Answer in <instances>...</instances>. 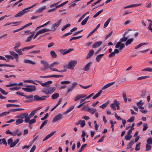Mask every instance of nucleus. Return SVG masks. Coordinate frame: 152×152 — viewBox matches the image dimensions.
I'll return each mask as SVG.
<instances>
[{
  "instance_id": "53",
  "label": "nucleus",
  "mask_w": 152,
  "mask_h": 152,
  "mask_svg": "<svg viewBox=\"0 0 152 152\" xmlns=\"http://www.w3.org/2000/svg\"><path fill=\"white\" fill-rule=\"evenodd\" d=\"M103 9L98 11L95 15L93 16V18H95L97 17L100 14H101L103 11Z\"/></svg>"
},
{
  "instance_id": "30",
  "label": "nucleus",
  "mask_w": 152,
  "mask_h": 152,
  "mask_svg": "<svg viewBox=\"0 0 152 152\" xmlns=\"http://www.w3.org/2000/svg\"><path fill=\"white\" fill-rule=\"evenodd\" d=\"M21 45V44L20 42H17L15 45V46L14 48V50L18 49V48L20 47Z\"/></svg>"
},
{
  "instance_id": "14",
  "label": "nucleus",
  "mask_w": 152,
  "mask_h": 152,
  "mask_svg": "<svg viewBox=\"0 0 152 152\" xmlns=\"http://www.w3.org/2000/svg\"><path fill=\"white\" fill-rule=\"evenodd\" d=\"M28 115V114L27 113H24L21 114L17 116L16 118H20L22 119H23L25 118Z\"/></svg>"
},
{
  "instance_id": "20",
  "label": "nucleus",
  "mask_w": 152,
  "mask_h": 152,
  "mask_svg": "<svg viewBox=\"0 0 152 152\" xmlns=\"http://www.w3.org/2000/svg\"><path fill=\"white\" fill-rule=\"evenodd\" d=\"M115 82H113L110 83L106 84L102 87V90L106 89L112 85H113L114 83Z\"/></svg>"
},
{
  "instance_id": "48",
  "label": "nucleus",
  "mask_w": 152,
  "mask_h": 152,
  "mask_svg": "<svg viewBox=\"0 0 152 152\" xmlns=\"http://www.w3.org/2000/svg\"><path fill=\"white\" fill-rule=\"evenodd\" d=\"M147 44H148V43H144L140 44L139 45H138L135 46V49H137L140 48V47L142 46L143 45H146Z\"/></svg>"
},
{
  "instance_id": "23",
  "label": "nucleus",
  "mask_w": 152,
  "mask_h": 152,
  "mask_svg": "<svg viewBox=\"0 0 152 152\" xmlns=\"http://www.w3.org/2000/svg\"><path fill=\"white\" fill-rule=\"evenodd\" d=\"M142 101V100H140L139 102L137 103V104L139 108L141 109H144V107H142V106L143 105V103H141Z\"/></svg>"
},
{
  "instance_id": "6",
  "label": "nucleus",
  "mask_w": 152,
  "mask_h": 152,
  "mask_svg": "<svg viewBox=\"0 0 152 152\" xmlns=\"http://www.w3.org/2000/svg\"><path fill=\"white\" fill-rule=\"evenodd\" d=\"M49 96H43L41 97H39L37 95H36L34 96V100L36 101H42L46 99V98L49 97Z\"/></svg>"
},
{
  "instance_id": "16",
  "label": "nucleus",
  "mask_w": 152,
  "mask_h": 152,
  "mask_svg": "<svg viewBox=\"0 0 152 152\" xmlns=\"http://www.w3.org/2000/svg\"><path fill=\"white\" fill-rule=\"evenodd\" d=\"M86 111L88 112H89L91 114H93L96 112L97 110L95 109L88 107L86 110Z\"/></svg>"
},
{
  "instance_id": "43",
  "label": "nucleus",
  "mask_w": 152,
  "mask_h": 152,
  "mask_svg": "<svg viewBox=\"0 0 152 152\" xmlns=\"http://www.w3.org/2000/svg\"><path fill=\"white\" fill-rule=\"evenodd\" d=\"M50 54L52 58H56L57 56V54L54 51H51L50 52Z\"/></svg>"
},
{
  "instance_id": "51",
  "label": "nucleus",
  "mask_w": 152,
  "mask_h": 152,
  "mask_svg": "<svg viewBox=\"0 0 152 152\" xmlns=\"http://www.w3.org/2000/svg\"><path fill=\"white\" fill-rule=\"evenodd\" d=\"M147 144L149 145H152V138L151 137L148 138L146 140Z\"/></svg>"
},
{
  "instance_id": "58",
  "label": "nucleus",
  "mask_w": 152,
  "mask_h": 152,
  "mask_svg": "<svg viewBox=\"0 0 152 152\" xmlns=\"http://www.w3.org/2000/svg\"><path fill=\"white\" fill-rule=\"evenodd\" d=\"M58 64V62H54L50 65L49 68L53 67L55 65H57Z\"/></svg>"
},
{
  "instance_id": "22",
  "label": "nucleus",
  "mask_w": 152,
  "mask_h": 152,
  "mask_svg": "<svg viewBox=\"0 0 152 152\" xmlns=\"http://www.w3.org/2000/svg\"><path fill=\"white\" fill-rule=\"evenodd\" d=\"M51 30L48 28H44L38 31L39 34L43 33L46 32L51 31Z\"/></svg>"
},
{
  "instance_id": "47",
  "label": "nucleus",
  "mask_w": 152,
  "mask_h": 152,
  "mask_svg": "<svg viewBox=\"0 0 152 152\" xmlns=\"http://www.w3.org/2000/svg\"><path fill=\"white\" fill-rule=\"evenodd\" d=\"M14 50L17 53H18L19 55H23V52L22 51H23V50H22V49L21 48L20 49H17L16 50Z\"/></svg>"
},
{
  "instance_id": "61",
  "label": "nucleus",
  "mask_w": 152,
  "mask_h": 152,
  "mask_svg": "<svg viewBox=\"0 0 152 152\" xmlns=\"http://www.w3.org/2000/svg\"><path fill=\"white\" fill-rule=\"evenodd\" d=\"M132 136L131 135H128L127 136H125V139L126 140H130L132 138Z\"/></svg>"
},
{
  "instance_id": "64",
  "label": "nucleus",
  "mask_w": 152,
  "mask_h": 152,
  "mask_svg": "<svg viewBox=\"0 0 152 152\" xmlns=\"http://www.w3.org/2000/svg\"><path fill=\"white\" fill-rule=\"evenodd\" d=\"M134 120V117L132 116L129 119L127 120V121L128 122H133Z\"/></svg>"
},
{
  "instance_id": "56",
  "label": "nucleus",
  "mask_w": 152,
  "mask_h": 152,
  "mask_svg": "<svg viewBox=\"0 0 152 152\" xmlns=\"http://www.w3.org/2000/svg\"><path fill=\"white\" fill-rule=\"evenodd\" d=\"M142 71H147L149 72H152V68L150 67H148L146 68H145L142 70Z\"/></svg>"
},
{
  "instance_id": "46",
  "label": "nucleus",
  "mask_w": 152,
  "mask_h": 152,
  "mask_svg": "<svg viewBox=\"0 0 152 152\" xmlns=\"http://www.w3.org/2000/svg\"><path fill=\"white\" fill-rule=\"evenodd\" d=\"M114 104H115V105L117 107V109L118 110H119L120 109V107H119V102L116 100H114Z\"/></svg>"
},
{
  "instance_id": "49",
  "label": "nucleus",
  "mask_w": 152,
  "mask_h": 152,
  "mask_svg": "<svg viewBox=\"0 0 152 152\" xmlns=\"http://www.w3.org/2000/svg\"><path fill=\"white\" fill-rule=\"evenodd\" d=\"M109 102H107L106 103L102 104V105L99 106V107L103 109H104L108 105V104H109Z\"/></svg>"
},
{
  "instance_id": "44",
  "label": "nucleus",
  "mask_w": 152,
  "mask_h": 152,
  "mask_svg": "<svg viewBox=\"0 0 152 152\" xmlns=\"http://www.w3.org/2000/svg\"><path fill=\"white\" fill-rule=\"evenodd\" d=\"M23 110H24V109L23 108H16L11 109L10 110V112H15L17 111H19Z\"/></svg>"
},
{
  "instance_id": "40",
  "label": "nucleus",
  "mask_w": 152,
  "mask_h": 152,
  "mask_svg": "<svg viewBox=\"0 0 152 152\" xmlns=\"http://www.w3.org/2000/svg\"><path fill=\"white\" fill-rule=\"evenodd\" d=\"M35 45L30 46L28 47H26L24 48H22L23 51H24L26 50H28L29 49H31L34 47Z\"/></svg>"
},
{
  "instance_id": "59",
  "label": "nucleus",
  "mask_w": 152,
  "mask_h": 152,
  "mask_svg": "<svg viewBox=\"0 0 152 152\" xmlns=\"http://www.w3.org/2000/svg\"><path fill=\"white\" fill-rule=\"evenodd\" d=\"M151 146L149 145H148V144H146V148L145 151H148L151 149Z\"/></svg>"
},
{
  "instance_id": "24",
  "label": "nucleus",
  "mask_w": 152,
  "mask_h": 152,
  "mask_svg": "<svg viewBox=\"0 0 152 152\" xmlns=\"http://www.w3.org/2000/svg\"><path fill=\"white\" fill-rule=\"evenodd\" d=\"M9 53L11 55L14 56V57L15 58H18V54L16 53L14 51H10Z\"/></svg>"
},
{
  "instance_id": "45",
  "label": "nucleus",
  "mask_w": 152,
  "mask_h": 152,
  "mask_svg": "<svg viewBox=\"0 0 152 152\" xmlns=\"http://www.w3.org/2000/svg\"><path fill=\"white\" fill-rule=\"evenodd\" d=\"M110 20H111L110 18H109L108 19L107 21L104 23V28L107 27V26L108 25Z\"/></svg>"
},
{
  "instance_id": "57",
  "label": "nucleus",
  "mask_w": 152,
  "mask_h": 152,
  "mask_svg": "<svg viewBox=\"0 0 152 152\" xmlns=\"http://www.w3.org/2000/svg\"><path fill=\"white\" fill-rule=\"evenodd\" d=\"M48 121L45 120L43 121L40 127V129H41L48 122Z\"/></svg>"
},
{
  "instance_id": "3",
  "label": "nucleus",
  "mask_w": 152,
  "mask_h": 152,
  "mask_svg": "<svg viewBox=\"0 0 152 152\" xmlns=\"http://www.w3.org/2000/svg\"><path fill=\"white\" fill-rule=\"evenodd\" d=\"M41 63L43 65V68H40L41 71H44L49 68L50 65L45 60H42L40 61Z\"/></svg>"
},
{
  "instance_id": "41",
  "label": "nucleus",
  "mask_w": 152,
  "mask_h": 152,
  "mask_svg": "<svg viewBox=\"0 0 152 152\" xmlns=\"http://www.w3.org/2000/svg\"><path fill=\"white\" fill-rule=\"evenodd\" d=\"M74 105L71 106L67 111H66L64 113V114H66L71 112L74 108Z\"/></svg>"
},
{
  "instance_id": "39",
  "label": "nucleus",
  "mask_w": 152,
  "mask_h": 152,
  "mask_svg": "<svg viewBox=\"0 0 152 152\" xmlns=\"http://www.w3.org/2000/svg\"><path fill=\"white\" fill-rule=\"evenodd\" d=\"M2 66H7L11 67H14L15 66L14 65H11L6 64H0V67Z\"/></svg>"
},
{
  "instance_id": "34",
  "label": "nucleus",
  "mask_w": 152,
  "mask_h": 152,
  "mask_svg": "<svg viewBox=\"0 0 152 152\" xmlns=\"http://www.w3.org/2000/svg\"><path fill=\"white\" fill-rule=\"evenodd\" d=\"M61 1H58L56 3H54L53 4H52L50 6V7H53V8H55V10L56 8H58V7H57L58 6V4L60 3Z\"/></svg>"
},
{
  "instance_id": "62",
  "label": "nucleus",
  "mask_w": 152,
  "mask_h": 152,
  "mask_svg": "<svg viewBox=\"0 0 152 152\" xmlns=\"http://www.w3.org/2000/svg\"><path fill=\"white\" fill-rule=\"evenodd\" d=\"M127 39V38L125 37H124L122 38H121L120 39V41L121 42H124L126 41Z\"/></svg>"
},
{
  "instance_id": "31",
  "label": "nucleus",
  "mask_w": 152,
  "mask_h": 152,
  "mask_svg": "<svg viewBox=\"0 0 152 152\" xmlns=\"http://www.w3.org/2000/svg\"><path fill=\"white\" fill-rule=\"evenodd\" d=\"M46 7L45 6H43L38 9L37 11L36 12L38 13L42 12L46 8Z\"/></svg>"
},
{
  "instance_id": "29",
  "label": "nucleus",
  "mask_w": 152,
  "mask_h": 152,
  "mask_svg": "<svg viewBox=\"0 0 152 152\" xmlns=\"http://www.w3.org/2000/svg\"><path fill=\"white\" fill-rule=\"evenodd\" d=\"M102 92V90H100L97 93L93 96L92 99H94L98 97L100 95Z\"/></svg>"
},
{
  "instance_id": "5",
  "label": "nucleus",
  "mask_w": 152,
  "mask_h": 152,
  "mask_svg": "<svg viewBox=\"0 0 152 152\" xmlns=\"http://www.w3.org/2000/svg\"><path fill=\"white\" fill-rule=\"evenodd\" d=\"M77 63V61L75 60H71L68 64V69H73V67H74Z\"/></svg>"
},
{
  "instance_id": "54",
  "label": "nucleus",
  "mask_w": 152,
  "mask_h": 152,
  "mask_svg": "<svg viewBox=\"0 0 152 152\" xmlns=\"http://www.w3.org/2000/svg\"><path fill=\"white\" fill-rule=\"evenodd\" d=\"M141 143H137L136 145L135 148V150L136 151H138L140 149V145Z\"/></svg>"
},
{
  "instance_id": "7",
  "label": "nucleus",
  "mask_w": 152,
  "mask_h": 152,
  "mask_svg": "<svg viewBox=\"0 0 152 152\" xmlns=\"http://www.w3.org/2000/svg\"><path fill=\"white\" fill-rule=\"evenodd\" d=\"M61 21L62 20L60 19L57 22L54 24L51 27V31H55L57 28L60 25Z\"/></svg>"
},
{
  "instance_id": "8",
  "label": "nucleus",
  "mask_w": 152,
  "mask_h": 152,
  "mask_svg": "<svg viewBox=\"0 0 152 152\" xmlns=\"http://www.w3.org/2000/svg\"><path fill=\"white\" fill-rule=\"evenodd\" d=\"M73 49L70 48L68 50L67 49H61L60 50V52L63 55L66 54L68 53L73 50Z\"/></svg>"
},
{
  "instance_id": "63",
  "label": "nucleus",
  "mask_w": 152,
  "mask_h": 152,
  "mask_svg": "<svg viewBox=\"0 0 152 152\" xmlns=\"http://www.w3.org/2000/svg\"><path fill=\"white\" fill-rule=\"evenodd\" d=\"M70 82L69 81H62L61 82V83L62 85L69 84L70 83Z\"/></svg>"
},
{
  "instance_id": "2",
  "label": "nucleus",
  "mask_w": 152,
  "mask_h": 152,
  "mask_svg": "<svg viewBox=\"0 0 152 152\" xmlns=\"http://www.w3.org/2000/svg\"><path fill=\"white\" fill-rule=\"evenodd\" d=\"M26 86L27 87L22 88V89L26 92H32L36 90V87L34 86H28L26 85Z\"/></svg>"
},
{
  "instance_id": "60",
  "label": "nucleus",
  "mask_w": 152,
  "mask_h": 152,
  "mask_svg": "<svg viewBox=\"0 0 152 152\" xmlns=\"http://www.w3.org/2000/svg\"><path fill=\"white\" fill-rule=\"evenodd\" d=\"M70 26V24L69 23L66 25L64 26L61 29L62 31H64L65 29L67 28L68 27H69Z\"/></svg>"
},
{
  "instance_id": "18",
  "label": "nucleus",
  "mask_w": 152,
  "mask_h": 152,
  "mask_svg": "<svg viewBox=\"0 0 152 152\" xmlns=\"http://www.w3.org/2000/svg\"><path fill=\"white\" fill-rule=\"evenodd\" d=\"M102 43L101 41H98L95 42L93 45V48H96L100 46Z\"/></svg>"
},
{
  "instance_id": "37",
  "label": "nucleus",
  "mask_w": 152,
  "mask_h": 152,
  "mask_svg": "<svg viewBox=\"0 0 152 152\" xmlns=\"http://www.w3.org/2000/svg\"><path fill=\"white\" fill-rule=\"evenodd\" d=\"M23 122V119L20 118L17 119L15 122V124L16 125H18L22 123Z\"/></svg>"
},
{
  "instance_id": "17",
  "label": "nucleus",
  "mask_w": 152,
  "mask_h": 152,
  "mask_svg": "<svg viewBox=\"0 0 152 152\" xmlns=\"http://www.w3.org/2000/svg\"><path fill=\"white\" fill-rule=\"evenodd\" d=\"M79 124H80L81 127H83L86 125L85 121L84 120H80L78 122L76 123V125H78Z\"/></svg>"
},
{
  "instance_id": "55",
  "label": "nucleus",
  "mask_w": 152,
  "mask_h": 152,
  "mask_svg": "<svg viewBox=\"0 0 152 152\" xmlns=\"http://www.w3.org/2000/svg\"><path fill=\"white\" fill-rule=\"evenodd\" d=\"M149 77L148 76H141L140 77H138L137 78V80H142V79H144L146 78H149Z\"/></svg>"
},
{
  "instance_id": "52",
  "label": "nucleus",
  "mask_w": 152,
  "mask_h": 152,
  "mask_svg": "<svg viewBox=\"0 0 152 152\" xmlns=\"http://www.w3.org/2000/svg\"><path fill=\"white\" fill-rule=\"evenodd\" d=\"M82 36H80L78 37H71L69 39V41L71 42L73 40H76L81 38Z\"/></svg>"
},
{
  "instance_id": "32",
  "label": "nucleus",
  "mask_w": 152,
  "mask_h": 152,
  "mask_svg": "<svg viewBox=\"0 0 152 152\" xmlns=\"http://www.w3.org/2000/svg\"><path fill=\"white\" fill-rule=\"evenodd\" d=\"M20 96L25 97L26 99H27L32 98L34 96L33 95H30L29 96L24 95V93H21Z\"/></svg>"
},
{
  "instance_id": "27",
  "label": "nucleus",
  "mask_w": 152,
  "mask_h": 152,
  "mask_svg": "<svg viewBox=\"0 0 152 152\" xmlns=\"http://www.w3.org/2000/svg\"><path fill=\"white\" fill-rule=\"evenodd\" d=\"M134 142L133 140H132L127 145L126 149H128L131 148L132 147L133 145L134 144Z\"/></svg>"
},
{
  "instance_id": "15",
  "label": "nucleus",
  "mask_w": 152,
  "mask_h": 152,
  "mask_svg": "<svg viewBox=\"0 0 152 152\" xmlns=\"http://www.w3.org/2000/svg\"><path fill=\"white\" fill-rule=\"evenodd\" d=\"M92 64V62H90L86 64L83 68V70L86 71H88L90 69V67Z\"/></svg>"
},
{
  "instance_id": "10",
  "label": "nucleus",
  "mask_w": 152,
  "mask_h": 152,
  "mask_svg": "<svg viewBox=\"0 0 152 152\" xmlns=\"http://www.w3.org/2000/svg\"><path fill=\"white\" fill-rule=\"evenodd\" d=\"M119 47H120L119 50H121L123 48H124V43H121V42H118L115 46V48H118Z\"/></svg>"
},
{
  "instance_id": "25",
  "label": "nucleus",
  "mask_w": 152,
  "mask_h": 152,
  "mask_svg": "<svg viewBox=\"0 0 152 152\" xmlns=\"http://www.w3.org/2000/svg\"><path fill=\"white\" fill-rule=\"evenodd\" d=\"M42 108V107H40L38 109H37L36 110H34L30 114V115H29L28 116H29V117H30V118H31L36 113L37 111Z\"/></svg>"
},
{
  "instance_id": "50",
  "label": "nucleus",
  "mask_w": 152,
  "mask_h": 152,
  "mask_svg": "<svg viewBox=\"0 0 152 152\" xmlns=\"http://www.w3.org/2000/svg\"><path fill=\"white\" fill-rule=\"evenodd\" d=\"M10 110L7 112H4L0 114V117L6 115L10 113Z\"/></svg>"
},
{
  "instance_id": "4",
  "label": "nucleus",
  "mask_w": 152,
  "mask_h": 152,
  "mask_svg": "<svg viewBox=\"0 0 152 152\" xmlns=\"http://www.w3.org/2000/svg\"><path fill=\"white\" fill-rule=\"evenodd\" d=\"M35 81L39 83H40L41 85L43 87L49 88L50 87L49 85L51 84L53 82L51 80H49L44 83H41L40 81L36 80Z\"/></svg>"
},
{
  "instance_id": "12",
  "label": "nucleus",
  "mask_w": 152,
  "mask_h": 152,
  "mask_svg": "<svg viewBox=\"0 0 152 152\" xmlns=\"http://www.w3.org/2000/svg\"><path fill=\"white\" fill-rule=\"evenodd\" d=\"M62 75H52L46 76H40L41 78H48V77H63Z\"/></svg>"
},
{
  "instance_id": "28",
  "label": "nucleus",
  "mask_w": 152,
  "mask_h": 152,
  "mask_svg": "<svg viewBox=\"0 0 152 152\" xmlns=\"http://www.w3.org/2000/svg\"><path fill=\"white\" fill-rule=\"evenodd\" d=\"M94 50H90L88 52L87 56V58H90L94 53Z\"/></svg>"
},
{
  "instance_id": "35",
  "label": "nucleus",
  "mask_w": 152,
  "mask_h": 152,
  "mask_svg": "<svg viewBox=\"0 0 152 152\" xmlns=\"http://www.w3.org/2000/svg\"><path fill=\"white\" fill-rule=\"evenodd\" d=\"M59 96V94L58 93H56L52 95L51 98L53 99H55L57 98Z\"/></svg>"
},
{
  "instance_id": "42",
  "label": "nucleus",
  "mask_w": 152,
  "mask_h": 152,
  "mask_svg": "<svg viewBox=\"0 0 152 152\" xmlns=\"http://www.w3.org/2000/svg\"><path fill=\"white\" fill-rule=\"evenodd\" d=\"M134 39L133 38H131L130 39H129L126 40V41L125 42V45L126 46H127L128 45L131 44L132 42L133 41Z\"/></svg>"
},
{
  "instance_id": "19",
  "label": "nucleus",
  "mask_w": 152,
  "mask_h": 152,
  "mask_svg": "<svg viewBox=\"0 0 152 152\" xmlns=\"http://www.w3.org/2000/svg\"><path fill=\"white\" fill-rule=\"evenodd\" d=\"M56 132V131L53 132L48 135H47L46 136L44 139L43 140V141H45L48 139L50 137H52L53 135Z\"/></svg>"
},
{
  "instance_id": "9",
  "label": "nucleus",
  "mask_w": 152,
  "mask_h": 152,
  "mask_svg": "<svg viewBox=\"0 0 152 152\" xmlns=\"http://www.w3.org/2000/svg\"><path fill=\"white\" fill-rule=\"evenodd\" d=\"M26 9H24L22 11H20L19 13L15 15V17H21L23 15L28 11V10H26Z\"/></svg>"
},
{
  "instance_id": "11",
  "label": "nucleus",
  "mask_w": 152,
  "mask_h": 152,
  "mask_svg": "<svg viewBox=\"0 0 152 152\" xmlns=\"http://www.w3.org/2000/svg\"><path fill=\"white\" fill-rule=\"evenodd\" d=\"M62 115L61 114H59L53 118L52 121L53 122H55L60 120L62 117Z\"/></svg>"
},
{
  "instance_id": "36",
  "label": "nucleus",
  "mask_w": 152,
  "mask_h": 152,
  "mask_svg": "<svg viewBox=\"0 0 152 152\" xmlns=\"http://www.w3.org/2000/svg\"><path fill=\"white\" fill-rule=\"evenodd\" d=\"M104 55V54H100L98 55L96 58V59L97 61L99 62L102 58V56Z\"/></svg>"
},
{
  "instance_id": "13",
  "label": "nucleus",
  "mask_w": 152,
  "mask_h": 152,
  "mask_svg": "<svg viewBox=\"0 0 152 152\" xmlns=\"http://www.w3.org/2000/svg\"><path fill=\"white\" fill-rule=\"evenodd\" d=\"M119 50L115 49L114 50V51L112 52L108 56V57L109 58H112L113 56H114L115 55V53L118 54L119 52Z\"/></svg>"
},
{
  "instance_id": "38",
  "label": "nucleus",
  "mask_w": 152,
  "mask_h": 152,
  "mask_svg": "<svg viewBox=\"0 0 152 152\" xmlns=\"http://www.w3.org/2000/svg\"><path fill=\"white\" fill-rule=\"evenodd\" d=\"M6 106L7 107H19L20 106L18 104H6Z\"/></svg>"
},
{
  "instance_id": "33",
  "label": "nucleus",
  "mask_w": 152,
  "mask_h": 152,
  "mask_svg": "<svg viewBox=\"0 0 152 152\" xmlns=\"http://www.w3.org/2000/svg\"><path fill=\"white\" fill-rule=\"evenodd\" d=\"M89 18V16H87L86 18H85L84 20H83L81 23V24L82 25H85L87 21L88 20Z\"/></svg>"
},
{
  "instance_id": "26",
  "label": "nucleus",
  "mask_w": 152,
  "mask_h": 152,
  "mask_svg": "<svg viewBox=\"0 0 152 152\" xmlns=\"http://www.w3.org/2000/svg\"><path fill=\"white\" fill-rule=\"evenodd\" d=\"M19 140L18 139H17L14 142H12L10 145V147L12 148L15 146L16 144L19 142Z\"/></svg>"
},
{
  "instance_id": "1",
  "label": "nucleus",
  "mask_w": 152,
  "mask_h": 152,
  "mask_svg": "<svg viewBox=\"0 0 152 152\" xmlns=\"http://www.w3.org/2000/svg\"><path fill=\"white\" fill-rule=\"evenodd\" d=\"M56 90L55 87H51L50 88H44L42 89L41 91L45 94H52Z\"/></svg>"
},
{
  "instance_id": "21",
  "label": "nucleus",
  "mask_w": 152,
  "mask_h": 152,
  "mask_svg": "<svg viewBox=\"0 0 152 152\" xmlns=\"http://www.w3.org/2000/svg\"><path fill=\"white\" fill-rule=\"evenodd\" d=\"M141 4H135L130 5H128V6H127L124 7V9H125L129 8L134 7L141 6Z\"/></svg>"
}]
</instances>
